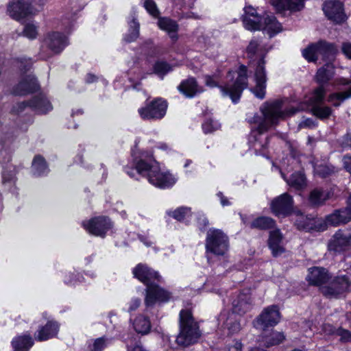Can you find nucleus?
I'll return each instance as SVG.
<instances>
[{
  "label": "nucleus",
  "mask_w": 351,
  "mask_h": 351,
  "mask_svg": "<svg viewBox=\"0 0 351 351\" xmlns=\"http://www.w3.org/2000/svg\"><path fill=\"white\" fill-rule=\"evenodd\" d=\"M270 207L276 216L285 217L293 211V198L288 193H285L274 198L271 202Z\"/></svg>",
  "instance_id": "obj_17"
},
{
  "label": "nucleus",
  "mask_w": 351,
  "mask_h": 351,
  "mask_svg": "<svg viewBox=\"0 0 351 351\" xmlns=\"http://www.w3.org/2000/svg\"><path fill=\"white\" fill-rule=\"evenodd\" d=\"M341 340L344 341H351V333L346 330H342L339 332Z\"/></svg>",
  "instance_id": "obj_58"
},
{
  "label": "nucleus",
  "mask_w": 351,
  "mask_h": 351,
  "mask_svg": "<svg viewBox=\"0 0 351 351\" xmlns=\"http://www.w3.org/2000/svg\"><path fill=\"white\" fill-rule=\"evenodd\" d=\"M263 30L267 32L269 37H273L276 34L282 31L281 24L276 21L273 15H267L264 16Z\"/></svg>",
  "instance_id": "obj_30"
},
{
  "label": "nucleus",
  "mask_w": 351,
  "mask_h": 351,
  "mask_svg": "<svg viewBox=\"0 0 351 351\" xmlns=\"http://www.w3.org/2000/svg\"><path fill=\"white\" fill-rule=\"evenodd\" d=\"M217 197H219V198L220 199V202H221V204L223 206H229L230 205V202L228 201V199H227V197H226L223 193L221 192H219L217 193Z\"/></svg>",
  "instance_id": "obj_60"
},
{
  "label": "nucleus",
  "mask_w": 351,
  "mask_h": 351,
  "mask_svg": "<svg viewBox=\"0 0 351 351\" xmlns=\"http://www.w3.org/2000/svg\"><path fill=\"white\" fill-rule=\"evenodd\" d=\"M350 221H351V193L348 207L336 210L332 214L326 216L324 224L322 223V226H324L325 228L327 225L337 226Z\"/></svg>",
  "instance_id": "obj_19"
},
{
  "label": "nucleus",
  "mask_w": 351,
  "mask_h": 351,
  "mask_svg": "<svg viewBox=\"0 0 351 351\" xmlns=\"http://www.w3.org/2000/svg\"><path fill=\"white\" fill-rule=\"evenodd\" d=\"M302 125L304 126V127H308V128H311V127H313L315 125H314V123H313V121L311 119H306L303 123H302Z\"/></svg>",
  "instance_id": "obj_62"
},
{
  "label": "nucleus",
  "mask_w": 351,
  "mask_h": 351,
  "mask_svg": "<svg viewBox=\"0 0 351 351\" xmlns=\"http://www.w3.org/2000/svg\"><path fill=\"white\" fill-rule=\"evenodd\" d=\"M202 337L198 323L189 310H182L179 314V332L176 337L177 344L189 347L197 343Z\"/></svg>",
  "instance_id": "obj_5"
},
{
  "label": "nucleus",
  "mask_w": 351,
  "mask_h": 351,
  "mask_svg": "<svg viewBox=\"0 0 351 351\" xmlns=\"http://www.w3.org/2000/svg\"><path fill=\"white\" fill-rule=\"evenodd\" d=\"M243 16H248L249 18L253 16H260L256 14V10L252 6L245 7L244 9V14Z\"/></svg>",
  "instance_id": "obj_54"
},
{
  "label": "nucleus",
  "mask_w": 351,
  "mask_h": 351,
  "mask_svg": "<svg viewBox=\"0 0 351 351\" xmlns=\"http://www.w3.org/2000/svg\"><path fill=\"white\" fill-rule=\"evenodd\" d=\"M343 164L346 170L351 173V157L345 156L343 158Z\"/></svg>",
  "instance_id": "obj_57"
},
{
  "label": "nucleus",
  "mask_w": 351,
  "mask_h": 351,
  "mask_svg": "<svg viewBox=\"0 0 351 351\" xmlns=\"http://www.w3.org/2000/svg\"><path fill=\"white\" fill-rule=\"evenodd\" d=\"M34 175L40 176L48 173V168L45 159L40 156H36L32 165Z\"/></svg>",
  "instance_id": "obj_40"
},
{
  "label": "nucleus",
  "mask_w": 351,
  "mask_h": 351,
  "mask_svg": "<svg viewBox=\"0 0 351 351\" xmlns=\"http://www.w3.org/2000/svg\"><path fill=\"white\" fill-rule=\"evenodd\" d=\"M172 70V66L163 60H158L154 65V73L161 79H162L167 73Z\"/></svg>",
  "instance_id": "obj_44"
},
{
  "label": "nucleus",
  "mask_w": 351,
  "mask_h": 351,
  "mask_svg": "<svg viewBox=\"0 0 351 351\" xmlns=\"http://www.w3.org/2000/svg\"><path fill=\"white\" fill-rule=\"evenodd\" d=\"M325 94L324 87H318L307 101L313 114L320 119H327L332 114V109L323 104Z\"/></svg>",
  "instance_id": "obj_12"
},
{
  "label": "nucleus",
  "mask_w": 351,
  "mask_h": 351,
  "mask_svg": "<svg viewBox=\"0 0 351 351\" xmlns=\"http://www.w3.org/2000/svg\"><path fill=\"white\" fill-rule=\"evenodd\" d=\"M129 29L123 37V40L127 43L135 41L139 36V23L136 17V12H133L128 20Z\"/></svg>",
  "instance_id": "obj_31"
},
{
  "label": "nucleus",
  "mask_w": 351,
  "mask_h": 351,
  "mask_svg": "<svg viewBox=\"0 0 351 351\" xmlns=\"http://www.w3.org/2000/svg\"><path fill=\"white\" fill-rule=\"evenodd\" d=\"M197 223L199 229H204L208 225V220L202 213L197 214Z\"/></svg>",
  "instance_id": "obj_49"
},
{
  "label": "nucleus",
  "mask_w": 351,
  "mask_h": 351,
  "mask_svg": "<svg viewBox=\"0 0 351 351\" xmlns=\"http://www.w3.org/2000/svg\"><path fill=\"white\" fill-rule=\"evenodd\" d=\"M280 319V313L276 305H271L264 308L255 321L256 327L265 330L268 327L276 326Z\"/></svg>",
  "instance_id": "obj_16"
},
{
  "label": "nucleus",
  "mask_w": 351,
  "mask_h": 351,
  "mask_svg": "<svg viewBox=\"0 0 351 351\" xmlns=\"http://www.w3.org/2000/svg\"><path fill=\"white\" fill-rule=\"evenodd\" d=\"M296 111L297 109L294 108L285 110L281 101L265 103L261 108V114L253 117V123L256 125L252 128L249 137L250 150L256 156L267 157L268 137L264 135V132L276 124L279 119L287 115L293 114Z\"/></svg>",
  "instance_id": "obj_1"
},
{
  "label": "nucleus",
  "mask_w": 351,
  "mask_h": 351,
  "mask_svg": "<svg viewBox=\"0 0 351 351\" xmlns=\"http://www.w3.org/2000/svg\"><path fill=\"white\" fill-rule=\"evenodd\" d=\"M281 175L287 184L296 190H300L306 186V178L300 171L293 173L289 179L285 178L283 173H281Z\"/></svg>",
  "instance_id": "obj_36"
},
{
  "label": "nucleus",
  "mask_w": 351,
  "mask_h": 351,
  "mask_svg": "<svg viewBox=\"0 0 351 351\" xmlns=\"http://www.w3.org/2000/svg\"><path fill=\"white\" fill-rule=\"evenodd\" d=\"M275 226V221L269 217H260L255 219L251 223V227L261 230H267Z\"/></svg>",
  "instance_id": "obj_41"
},
{
  "label": "nucleus",
  "mask_w": 351,
  "mask_h": 351,
  "mask_svg": "<svg viewBox=\"0 0 351 351\" xmlns=\"http://www.w3.org/2000/svg\"><path fill=\"white\" fill-rule=\"evenodd\" d=\"M278 12L299 11L304 8V0H270Z\"/></svg>",
  "instance_id": "obj_27"
},
{
  "label": "nucleus",
  "mask_w": 351,
  "mask_h": 351,
  "mask_svg": "<svg viewBox=\"0 0 351 351\" xmlns=\"http://www.w3.org/2000/svg\"><path fill=\"white\" fill-rule=\"evenodd\" d=\"M84 279L83 276H80V274L71 275V278L69 280H65V282L67 284H75V282H82Z\"/></svg>",
  "instance_id": "obj_59"
},
{
  "label": "nucleus",
  "mask_w": 351,
  "mask_h": 351,
  "mask_svg": "<svg viewBox=\"0 0 351 351\" xmlns=\"http://www.w3.org/2000/svg\"><path fill=\"white\" fill-rule=\"evenodd\" d=\"M323 10L328 19L337 23H342L346 19L343 4L338 0H330L325 2Z\"/></svg>",
  "instance_id": "obj_21"
},
{
  "label": "nucleus",
  "mask_w": 351,
  "mask_h": 351,
  "mask_svg": "<svg viewBox=\"0 0 351 351\" xmlns=\"http://www.w3.org/2000/svg\"><path fill=\"white\" fill-rule=\"evenodd\" d=\"M10 16L16 21H20L33 13L32 8L27 0H12L8 6Z\"/></svg>",
  "instance_id": "obj_18"
},
{
  "label": "nucleus",
  "mask_w": 351,
  "mask_h": 351,
  "mask_svg": "<svg viewBox=\"0 0 351 351\" xmlns=\"http://www.w3.org/2000/svg\"><path fill=\"white\" fill-rule=\"evenodd\" d=\"M33 344V339L29 335L16 337L12 341L14 351H29Z\"/></svg>",
  "instance_id": "obj_32"
},
{
  "label": "nucleus",
  "mask_w": 351,
  "mask_h": 351,
  "mask_svg": "<svg viewBox=\"0 0 351 351\" xmlns=\"http://www.w3.org/2000/svg\"><path fill=\"white\" fill-rule=\"evenodd\" d=\"M18 62L19 66L21 68V69H24L25 71H28L32 64L30 59H27L25 57L18 59Z\"/></svg>",
  "instance_id": "obj_52"
},
{
  "label": "nucleus",
  "mask_w": 351,
  "mask_h": 351,
  "mask_svg": "<svg viewBox=\"0 0 351 351\" xmlns=\"http://www.w3.org/2000/svg\"><path fill=\"white\" fill-rule=\"evenodd\" d=\"M264 22V17L253 16L249 18L248 16H243V23L245 29L248 30H260L263 29Z\"/></svg>",
  "instance_id": "obj_39"
},
{
  "label": "nucleus",
  "mask_w": 351,
  "mask_h": 351,
  "mask_svg": "<svg viewBox=\"0 0 351 351\" xmlns=\"http://www.w3.org/2000/svg\"><path fill=\"white\" fill-rule=\"evenodd\" d=\"M332 195L330 191L315 189L311 192L309 201L314 206H320L330 199Z\"/></svg>",
  "instance_id": "obj_34"
},
{
  "label": "nucleus",
  "mask_w": 351,
  "mask_h": 351,
  "mask_svg": "<svg viewBox=\"0 0 351 351\" xmlns=\"http://www.w3.org/2000/svg\"><path fill=\"white\" fill-rule=\"evenodd\" d=\"M96 76L93 75V74H88L86 77V82L87 83H93L95 81H96Z\"/></svg>",
  "instance_id": "obj_64"
},
{
  "label": "nucleus",
  "mask_w": 351,
  "mask_h": 351,
  "mask_svg": "<svg viewBox=\"0 0 351 351\" xmlns=\"http://www.w3.org/2000/svg\"><path fill=\"white\" fill-rule=\"evenodd\" d=\"M220 128V124L217 121L213 119H208L202 124V129L204 133H211L217 130Z\"/></svg>",
  "instance_id": "obj_46"
},
{
  "label": "nucleus",
  "mask_w": 351,
  "mask_h": 351,
  "mask_svg": "<svg viewBox=\"0 0 351 351\" xmlns=\"http://www.w3.org/2000/svg\"><path fill=\"white\" fill-rule=\"evenodd\" d=\"M157 23L159 28L167 32L169 37L173 40H177V31L178 29V25L176 21L167 17H160L158 19Z\"/></svg>",
  "instance_id": "obj_29"
},
{
  "label": "nucleus",
  "mask_w": 351,
  "mask_h": 351,
  "mask_svg": "<svg viewBox=\"0 0 351 351\" xmlns=\"http://www.w3.org/2000/svg\"><path fill=\"white\" fill-rule=\"evenodd\" d=\"M113 339L106 336L96 338L88 346L89 351H104L112 344Z\"/></svg>",
  "instance_id": "obj_37"
},
{
  "label": "nucleus",
  "mask_w": 351,
  "mask_h": 351,
  "mask_svg": "<svg viewBox=\"0 0 351 351\" xmlns=\"http://www.w3.org/2000/svg\"><path fill=\"white\" fill-rule=\"evenodd\" d=\"M295 220V225L299 230L309 232L311 230H324V226H322V221L317 218L304 215L302 213H297Z\"/></svg>",
  "instance_id": "obj_22"
},
{
  "label": "nucleus",
  "mask_w": 351,
  "mask_h": 351,
  "mask_svg": "<svg viewBox=\"0 0 351 351\" xmlns=\"http://www.w3.org/2000/svg\"><path fill=\"white\" fill-rule=\"evenodd\" d=\"M132 324L135 331L141 335H147L151 329L149 319L143 315H138Z\"/></svg>",
  "instance_id": "obj_35"
},
{
  "label": "nucleus",
  "mask_w": 351,
  "mask_h": 351,
  "mask_svg": "<svg viewBox=\"0 0 351 351\" xmlns=\"http://www.w3.org/2000/svg\"><path fill=\"white\" fill-rule=\"evenodd\" d=\"M133 274L147 287L145 300L147 306H153L157 302H164L169 300L170 293L155 283L162 280L157 271L146 265L138 264L134 268Z\"/></svg>",
  "instance_id": "obj_3"
},
{
  "label": "nucleus",
  "mask_w": 351,
  "mask_h": 351,
  "mask_svg": "<svg viewBox=\"0 0 351 351\" xmlns=\"http://www.w3.org/2000/svg\"><path fill=\"white\" fill-rule=\"evenodd\" d=\"M178 88L181 93L189 98H192L204 91L203 88L197 85L195 79L193 77L183 80Z\"/></svg>",
  "instance_id": "obj_25"
},
{
  "label": "nucleus",
  "mask_w": 351,
  "mask_h": 351,
  "mask_svg": "<svg viewBox=\"0 0 351 351\" xmlns=\"http://www.w3.org/2000/svg\"><path fill=\"white\" fill-rule=\"evenodd\" d=\"M82 226L90 234L104 237L106 232L112 228V223L109 218L99 216L83 221Z\"/></svg>",
  "instance_id": "obj_15"
},
{
  "label": "nucleus",
  "mask_w": 351,
  "mask_h": 351,
  "mask_svg": "<svg viewBox=\"0 0 351 351\" xmlns=\"http://www.w3.org/2000/svg\"><path fill=\"white\" fill-rule=\"evenodd\" d=\"M334 67L330 63L328 62L321 67L317 72L316 80L321 84L319 87H323V84L327 83L333 76Z\"/></svg>",
  "instance_id": "obj_33"
},
{
  "label": "nucleus",
  "mask_w": 351,
  "mask_h": 351,
  "mask_svg": "<svg viewBox=\"0 0 351 351\" xmlns=\"http://www.w3.org/2000/svg\"><path fill=\"white\" fill-rule=\"evenodd\" d=\"M351 246V230L345 228L338 230L329 240L328 248L330 252L341 253Z\"/></svg>",
  "instance_id": "obj_14"
},
{
  "label": "nucleus",
  "mask_w": 351,
  "mask_h": 351,
  "mask_svg": "<svg viewBox=\"0 0 351 351\" xmlns=\"http://www.w3.org/2000/svg\"><path fill=\"white\" fill-rule=\"evenodd\" d=\"M167 214L175 219L182 221L188 218L191 214V208L186 206H181L174 210L167 211Z\"/></svg>",
  "instance_id": "obj_43"
},
{
  "label": "nucleus",
  "mask_w": 351,
  "mask_h": 351,
  "mask_svg": "<svg viewBox=\"0 0 351 351\" xmlns=\"http://www.w3.org/2000/svg\"><path fill=\"white\" fill-rule=\"evenodd\" d=\"M343 144L346 146L351 147V133H348L344 138Z\"/></svg>",
  "instance_id": "obj_63"
},
{
  "label": "nucleus",
  "mask_w": 351,
  "mask_h": 351,
  "mask_svg": "<svg viewBox=\"0 0 351 351\" xmlns=\"http://www.w3.org/2000/svg\"><path fill=\"white\" fill-rule=\"evenodd\" d=\"M18 106L20 111L28 106L39 114H45L52 110L51 103L43 95L36 96L32 100L20 103Z\"/></svg>",
  "instance_id": "obj_20"
},
{
  "label": "nucleus",
  "mask_w": 351,
  "mask_h": 351,
  "mask_svg": "<svg viewBox=\"0 0 351 351\" xmlns=\"http://www.w3.org/2000/svg\"><path fill=\"white\" fill-rule=\"evenodd\" d=\"M285 339V335L282 332L278 331H271L269 335L263 336L262 342L266 347L278 345Z\"/></svg>",
  "instance_id": "obj_38"
},
{
  "label": "nucleus",
  "mask_w": 351,
  "mask_h": 351,
  "mask_svg": "<svg viewBox=\"0 0 351 351\" xmlns=\"http://www.w3.org/2000/svg\"><path fill=\"white\" fill-rule=\"evenodd\" d=\"M350 97H351V87L347 90L330 95L328 101L332 103L333 106L337 107L345 99Z\"/></svg>",
  "instance_id": "obj_42"
},
{
  "label": "nucleus",
  "mask_w": 351,
  "mask_h": 351,
  "mask_svg": "<svg viewBox=\"0 0 351 351\" xmlns=\"http://www.w3.org/2000/svg\"><path fill=\"white\" fill-rule=\"evenodd\" d=\"M251 304L250 295L248 293H242L232 302V313L226 314L223 312L221 313L219 320L223 321V326L230 333H237L241 330V315L251 308Z\"/></svg>",
  "instance_id": "obj_6"
},
{
  "label": "nucleus",
  "mask_w": 351,
  "mask_h": 351,
  "mask_svg": "<svg viewBox=\"0 0 351 351\" xmlns=\"http://www.w3.org/2000/svg\"><path fill=\"white\" fill-rule=\"evenodd\" d=\"M39 86L34 75L27 73L21 77L19 82L13 88V93L23 95L36 90Z\"/></svg>",
  "instance_id": "obj_23"
},
{
  "label": "nucleus",
  "mask_w": 351,
  "mask_h": 351,
  "mask_svg": "<svg viewBox=\"0 0 351 351\" xmlns=\"http://www.w3.org/2000/svg\"><path fill=\"white\" fill-rule=\"evenodd\" d=\"M342 52L345 54V56L351 59V43L346 42L343 43L341 47Z\"/></svg>",
  "instance_id": "obj_55"
},
{
  "label": "nucleus",
  "mask_w": 351,
  "mask_h": 351,
  "mask_svg": "<svg viewBox=\"0 0 351 351\" xmlns=\"http://www.w3.org/2000/svg\"><path fill=\"white\" fill-rule=\"evenodd\" d=\"M67 45V38L64 35L59 32L48 34L40 47V58L47 59L53 53H60Z\"/></svg>",
  "instance_id": "obj_10"
},
{
  "label": "nucleus",
  "mask_w": 351,
  "mask_h": 351,
  "mask_svg": "<svg viewBox=\"0 0 351 351\" xmlns=\"http://www.w3.org/2000/svg\"><path fill=\"white\" fill-rule=\"evenodd\" d=\"M167 102L158 98L138 110L140 117L144 120L161 119L166 114Z\"/></svg>",
  "instance_id": "obj_13"
},
{
  "label": "nucleus",
  "mask_w": 351,
  "mask_h": 351,
  "mask_svg": "<svg viewBox=\"0 0 351 351\" xmlns=\"http://www.w3.org/2000/svg\"><path fill=\"white\" fill-rule=\"evenodd\" d=\"M59 330L58 322L53 320L49 321L44 326L41 327L35 335L38 341H43L56 337Z\"/></svg>",
  "instance_id": "obj_28"
},
{
  "label": "nucleus",
  "mask_w": 351,
  "mask_h": 351,
  "mask_svg": "<svg viewBox=\"0 0 351 351\" xmlns=\"http://www.w3.org/2000/svg\"><path fill=\"white\" fill-rule=\"evenodd\" d=\"M144 7L151 15L157 16L159 14L156 4L153 0H145Z\"/></svg>",
  "instance_id": "obj_48"
},
{
  "label": "nucleus",
  "mask_w": 351,
  "mask_h": 351,
  "mask_svg": "<svg viewBox=\"0 0 351 351\" xmlns=\"http://www.w3.org/2000/svg\"><path fill=\"white\" fill-rule=\"evenodd\" d=\"M22 34L25 37L30 40L35 39L38 35V27L35 24L28 23L25 24Z\"/></svg>",
  "instance_id": "obj_45"
},
{
  "label": "nucleus",
  "mask_w": 351,
  "mask_h": 351,
  "mask_svg": "<svg viewBox=\"0 0 351 351\" xmlns=\"http://www.w3.org/2000/svg\"><path fill=\"white\" fill-rule=\"evenodd\" d=\"M2 178L3 184L12 182L14 180V173L11 171H4L3 172Z\"/></svg>",
  "instance_id": "obj_53"
},
{
  "label": "nucleus",
  "mask_w": 351,
  "mask_h": 351,
  "mask_svg": "<svg viewBox=\"0 0 351 351\" xmlns=\"http://www.w3.org/2000/svg\"><path fill=\"white\" fill-rule=\"evenodd\" d=\"M229 241L228 236L221 230L210 228L206 238V248L208 252L223 256L228 251Z\"/></svg>",
  "instance_id": "obj_8"
},
{
  "label": "nucleus",
  "mask_w": 351,
  "mask_h": 351,
  "mask_svg": "<svg viewBox=\"0 0 351 351\" xmlns=\"http://www.w3.org/2000/svg\"><path fill=\"white\" fill-rule=\"evenodd\" d=\"M282 240V234L279 229L270 231L268 245L274 256H278L285 252Z\"/></svg>",
  "instance_id": "obj_26"
},
{
  "label": "nucleus",
  "mask_w": 351,
  "mask_h": 351,
  "mask_svg": "<svg viewBox=\"0 0 351 351\" xmlns=\"http://www.w3.org/2000/svg\"><path fill=\"white\" fill-rule=\"evenodd\" d=\"M247 53L251 58L254 57L260 58L256 62L254 77L256 84L255 88H252L251 90L257 98L262 99L265 95L267 81L265 71V62L263 59L265 54L263 47L257 40H252L247 48Z\"/></svg>",
  "instance_id": "obj_7"
},
{
  "label": "nucleus",
  "mask_w": 351,
  "mask_h": 351,
  "mask_svg": "<svg viewBox=\"0 0 351 351\" xmlns=\"http://www.w3.org/2000/svg\"><path fill=\"white\" fill-rule=\"evenodd\" d=\"M243 345L239 341H233L232 343L228 344L225 351H242Z\"/></svg>",
  "instance_id": "obj_51"
},
{
  "label": "nucleus",
  "mask_w": 351,
  "mask_h": 351,
  "mask_svg": "<svg viewBox=\"0 0 351 351\" xmlns=\"http://www.w3.org/2000/svg\"><path fill=\"white\" fill-rule=\"evenodd\" d=\"M128 351H147L140 342L134 346H128Z\"/></svg>",
  "instance_id": "obj_56"
},
{
  "label": "nucleus",
  "mask_w": 351,
  "mask_h": 351,
  "mask_svg": "<svg viewBox=\"0 0 351 351\" xmlns=\"http://www.w3.org/2000/svg\"><path fill=\"white\" fill-rule=\"evenodd\" d=\"M330 278L328 270L319 267L309 268L306 276V280L309 284L319 287L320 290L322 287L324 286Z\"/></svg>",
  "instance_id": "obj_24"
},
{
  "label": "nucleus",
  "mask_w": 351,
  "mask_h": 351,
  "mask_svg": "<svg viewBox=\"0 0 351 351\" xmlns=\"http://www.w3.org/2000/svg\"><path fill=\"white\" fill-rule=\"evenodd\" d=\"M138 238H139L140 241L142 243H143V244L147 247L151 246L153 243V242L147 237H145L143 235H139Z\"/></svg>",
  "instance_id": "obj_61"
},
{
  "label": "nucleus",
  "mask_w": 351,
  "mask_h": 351,
  "mask_svg": "<svg viewBox=\"0 0 351 351\" xmlns=\"http://www.w3.org/2000/svg\"><path fill=\"white\" fill-rule=\"evenodd\" d=\"M227 82L223 86H219L215 76L206 75L205 84L206 86L214 88L219 87L224 97H230L232 102L239 101L243 90L247 86V68L241 65L237 72H228Z\"/></svg>",
  "instance_id": "obj_4"
},
{
  "label": "nucleus",
  "mask_w": 351,
  "mask_h": 351,
  "mask_svg": "<svg viewBox=\"0 0 351 351\" xmlns=\"http://www.w3.org/2000/svg\"><path fill=\"white\" fill-rule=\"evenodd\" d=\"M337 51L332 44L319 41L311 44L302 51L303 57L308 62H315L322 57L323 60L330 62Z\"/></svg>",
  "instance_id": "obj_9"
},
{
  "label": "nucleus",
  "mask_w": 351,
  "mask_h": 351,
  "mask_svg": "<svg viewBox=\"0 0 351 351\" xmlns=\"http://www.w3.org/2000/svg\"><path fill=\"white\" fill-rule=\"evenodd\" d=\"M141 303V300L140 298H132L130 302L128 304V308L127 309V311L129 313H132L134 311H136L140 306Z\"/></svg>",
  "instance_id": "obj_50"
},
{
  "label": "nucleus",
  "mask_w": 351,
  "mask_h": 351,
  "mask_svg": "<svg viewBox=\"0 0 351 351\" xmlns=\"http://www.w3.org/2000/svg\"><path fill=\"white\" fill-rule=\"evenodd\" d=\"M351 281L346 275L338 276L332 280L330 279L321 288L322 293L327 298H337L350 290Z\"/></svg>",
  "instance_id": "obj_11"
},
{
  "label": "nucleus",
  "mask_w": 351,
  "mask_h": 351,
  "mask_svg": "<svg viewBox=\"0 0 351 351\" xmlns=\"http://www.w3.org/2000/svg\"><path fill=\"white\" fill-rule=\"evenodd\" d=\"M134 169L125 168V171L132 178L135 174L146 177L150 184L160 188L168 189L173 186L178 178L169 171H162L158 163L149 152H141L134 156Z\"/></svg>",
  "instance_id": "obj_2"
},
{
  "label": "nucleus",
  "mask_w": 351,
  "mask_h": 351,
  "mask_svg": "<svg viewBox=\"0 0 351 351\" xmlns=\"http://www.w3.org/2000/svg\"><path fill=\"white\" fill-rule=\"evenodd\" d=\"M332 171V169L326 165H315L314 166V172L322 178L329 176Z\"/></svg>",
  "instance_id": "obj_47"
}]
</instances>
